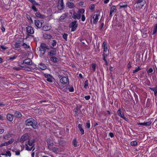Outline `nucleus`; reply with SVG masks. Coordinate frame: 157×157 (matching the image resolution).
Segmentation results:
<instances>
[{
	"instance_id": "1",
	"label": "nucleus",
	"mask_w": 157,
	"mask_h": 157,
	"mask_svg": "<svg viewBox=\"0 0 157 157\" xmlns=\"http://www.w3.org/2000/svg\"><path fill=\"white\" fill-rule=\"evenodd\" d=\"M145 3V0H137L134 5L135 9L136 11H139L142 9Z\"/></svg>"
},
{
	"instance_id": "2",
	"label": "nucleus",
	"mask_w": 157,
	"mask_h": 157,
	"mask_svg": "<svg viewBox=\"0 0 157 157\" xmlns=\"http://www.w3.org/2000/svg\"><path fill=\"white\" fill-rule=\"evenodd\" d=\"M26 126H31L33 128L36 129L38 127L36 122L33 118L27 119L25 122Z\"/></svg>"
},
{
	"instance_id": "3",
	"label": "nucleus",
	"mask_w": 157,
	"mask_h": 157,
	"mask_svg": "<svg viewBox=\"0 0 157 157\" xmlns=\"http://www.w3.org/2000/svg\"><path fill=\"white\" fill-rule=\"evenodd\" d=\"M100 15L99 14H94L92 16V18L90 20L91 23L96 24L98 22L99 18Z\"/></svg>"
},
{
	"instance_id": "4",
	"label": "nucleus",
	"mask_w": 157,
	"mask_h": 157,
	"mask_svg": "<svg viewBox=\"0 0 157 157\" xmlns=\"http://www.w3.org/2000/svg\"><path fill=\"white\" fill-rule=\"evenodd\" d=\"M107 43L106 42L104 41L103 42L102 47L104 49L103 55H105L106 56L108 54V50L107 47Z\"/></svg>"
},
{
	"instance_id": "5",
	"label": "nucleus",
	"mask_w": 157,
	"mask_h": 157,
	"mask_svg": "<svg viewBox=\"0 0 157 157\" xmlns=\"http://www.w3.org/2000/svg\"><path fill=\"white\" fill-rule=\"evenodd\" d=\"M76 23V21H73L70 25V27L71 28V31H74L76 30L78 25Z\"/></svg>"
},
{
	"instance_id": "6",
	"label": "nucleus",
	"mask_w": 157,
	"mask_h": 157,
	"mask_svg": "<svg viewBox=\"0 0 157 157\" xmlns=\"http://www.w3.org/2000/svg\"><path fill=\"white\" fill-rule=\"evenodd\" d=\"M60 82L63 84L68 83L69 79L67 77H63L60 79Z\"/></svg>"
},
{
	"instance_id": "7",
	"label": "nucleus",
	"mask_w": 157,
	"mask_h": 157,
	"mask_svg": "<svg viewBox=\"0 0 157 157\" xmlns=\"http://www.w3.org/2000/svg\"><path fill=\"white\" fill-rule=\"evenodd\" d=\"M44 75L46 78V80L50 82H52L53 80V77L50 75L47 74H44Z\"/></svg>"
},
{
	"instance_id": "8",
	"label": "nucleus",
	"mask_w": 157,
	"mask_h": 157,
	"mask_svg": "<svg viewBox=\"0 0 157 157\" xmlns=\"http://www.w3.org/2000/svg\"><path fill=\"white\" fill-rule=\"evenodd\" d=\"M40 47L41 48L40 49V51L41 52L42 55H43L45 52V48H47V46L45 44L41 43L40 44Z\"/></svg>"
},
{
	"instance_id": "9",
	"label": "nucleus",
	"mask_w": 157,
	"mask_h": 157,
	"mask_svg": "<svg viewBox=\"0 0 157 157\" xmlns=\"http://www.w3.org/2000/svg\"><path fill=\"white\" fill-rule=\"evenodd\" d=\"M52 148H49V149L50 150L52 151L56 154L59 153L60 152V151L59 149L55 147H53V146L52 147Z\"/></svg>"
},
{
	"instance_id": "10",
	"label": "nucleus",
	"mask_w": 157,
	"mask_h": 157,
	"mask_svg": "<svg viewBox=\"0 0 157 157\" xmlns=\"http://www.w3.org/2000/svg\"><path fill=\"white\" fill-rule=\"evenodd\" d=\"M28 135L27 134H23L21 137L20 141L21 142L23 143L26 141L28 138Z\"/></svg>"
},
{
	"instance_id": "11",
	"label": "nucleus",
	"mask_w": 157,
	"mask_h": 157,
	"mask_svg": "<svg viewBox=\"0 0 157 157\" xmlns=\"http://www.w3.org/2000/svg\"><path fill=\"white\" fill-rule=\"evenodd\" d=\"M64 7L63 0H59L58 5V8L59 9L63 10Z\"/></svg>"
},
{
	"instance_id": "12",
	"label": "nucleus",
	"mask_w": 157,
	"mask_h": 157,
	"mask_svg": "<svg viewBox=\"0 0 157 157\" xmlns=\"http://www.w3.org/2000/svg\"><path fill=\"white\" fill-rule=\"evenodd\" d=\"M26 32L27 33L33 34L34 31L33 28L31 26H28L26 27Z\"/></svg>"
},
{
	"instance_id": "13",
	"label": "nucleus",
	"mask_w": 157,
	"mask_h": 157,
	"mask_svg": "<svg viewBox=\"0 0 157 157\" xmlns=\"http://www.w3.org/2000/svg\"><path fill=\"white\" fill-rule=\"evenodd\" d=\"M117 113L122 118L124 119V120H125L126 121H128V119L125 117L124 116V115L123 113H122V112H121V109H119L117 111Z\"/></svg>"
},
{
	"instance_id": "14",
	"label": "nucleus",
	"mask_w": 157,
	"mask_h": 157,
	"mask_svg": "<svg viewBox=\"0 0 157 157\" xmlns=\"http://www.w3.org/2000/svg\"><path fill=\"white\" fill-rule=\"evenodd\" d=\"M151 123V121L144 123H137V124L139 125H143L145 126H149Z\"/></svg>"
},
{
	"instance_id": "15",
	"label": "nucleus",
	"mask_w": 157,
	"mask_h": 157,
	"mask_svg": "<svg viewBox=\"0 0 157 157\" xmlns=\"http://www.w3.org/2000/svg\"><path fill=\"white\" fill-rule=\"evenodd\" d=\"M24 63L28 65H31L32 63V61L30 59H25L23 61V62L22 64H23Z\"/></svg>"
},
{
	"instance_id": "16",
	"label": "nucleus",
	"mask_w": 157,
	"mask_h": 157,
	"mask_svg": "<svg viewBox=\"0 0 157 157\" xmlns=\"http://www.w3.org/2000/svg\"><path fill=\"white\" fill-rule=\"evenodd\" d=\"M85 10L81 8L79 9L77 12L78 16L80 17V19L81 18V16L82 15V14H84Z\"/></svg>"
},
{
	"instance_id": "17",
	"label": "nucleus",
	"mask_w": 157,
	"mask_h": 157,
	"mask_svg": "<svg viewBox=\"0 0 157 157\" xmlns=\"http://www.w3.org/2000/svg\"><path fill=\"white\" fill-rule=\"evenodd\" d=\"M51 29V26L49 24H47L44 26L42 27L43 30L45 31H48Z\"/></svg>"
},
{
	"instance_id": "18",
	"label": "nucleus",
	"mask_w": 157,
	"mask_h": 157,
	"mask_svg": "<svg viewBox=\"0 0 157 157\" xmlns=\"http://www.w3.org/2000/svg\"><path fill=\"white\" fill-rule=\"evenodd\" d=\"M47 142L48 144V148H52V147L53 146V144L52 141L49 139L47 140Z\"/></svg>"
},
{
	"instance_id": "19",
	"label": "nucleus",
	"mask_w": 157,
	"mask_h": 157,
	"mask_svg": "<svg viewBox=\"0 0 157 157\" xmlns=\"http://www.w3.org/2000/svg\"><path fill=\"white\" fill-rule=\"evenodd\" d=\"M13 115L10 114H8L6 115L7 119L10 121H12L13 119Z\"/></svg>"
},
{
	"instance_id": "20",
	"label": "nucleus",
	"mask_w": 157,
	"mask_h": 157,
	"mask_svg": "<svg viewBox=\"0 0 157 157\" xmlns=\"http://www.w3.org/2000/svg\"><path fill=\"white\" fill-rule=\"evenodd\" d=\"M67 6L70 8H73L75 7L74 4L70 2H68L66 3Z\"/></svg>"
},
{
	"instance_id": "21",
	"label": "nucleus",
	"mask_w": 157,
	"mask_h": 157,
	"mask_svg": "<svg viewBox=\"0 0 157 157\" xmlns=\"http://www.w3.org/2000/svg\"><path fill=\"white\" fill-rule=\"evenodd\" d=\"M72 17L74 19H77L78 20L80 19V17L78 16L77 13L75 11L73 13L72 15Z\"/></svg>"
},
{
	"instance_id": "22",
	"label": "nucleus",
	"mask_w": 157,
	"mask_h": 157,
	"mask_svg": "<svg viewBox=\"0 0 157 157\" xmlns=\"http://www.w3.org/2000/svg\"><path fill=\"white\" fill-rule=\"evenodd\" d=\"M14 116L16 117H21L22 116L21 114L19 111H16L14 113Z\"/></svg>"
},
{
	"instance_id": "23",
	"label": "nucleus",
	"mask_w": 157,
	"mask_h": 157,
	"mask_svg": "<svg viewBox=\"0 0 157 157\" xmlns=\"http://www.w3.org/2000/svg\"><path fill=\"white\" fill-rule=\"evenodd\" d=\"M12 134H10L9 133H7L3 135V138L5 140H7L8 139L10 138Z\"/></svg>"
},
{
	"instance_id": "24",
	"label": "nucleus",
	"mask_w": 157,
	"mask_h": 157,
	"mask_svg": "<svg viewBox=\"0 0 157 157\" xmlns=\"http://www.w3.org/2000/svg\"><path fill=\"white\" fill-rule=\"evenodd\" d=\"M78 127L79 130L81 132V134L83 135L84 134V130L82 128V125L79 124L78 125Z\"/></svg>"
},
{
	"instance_id": "25",
	"label": "nucleus",
	"mask_w": 157,
	"mask_h": 157,
	"mask_svg": "<svg viewBox=\"0 0 157 157\" xmlns=\"http://www.w3.org/2000/svg\"><path fill=\"white\" fill-rule=\"evenodd\" d=\"M43 37L44 38L47 39H50L52 36L50 34L45 33L43 35Z\"/></svg>"
},
{
	"instance_id": "26",
	"label": "nucleus",
	"mask_w": 157,
	"mask_h": 157,
	"mask_svg": "<svg viewBox=\"0 0 157 157\" xmlns=\"http://www.w3.org/2000/svg\"><path fill=\"white\" fill-rule=\"evenodd\" d=\"M24 67L23 66L20 65L18 67H13V69L14 70H16V71H19L22 69V68Z\"/></svg>"
},
{
	"instance_id": "27",
	"label": "nucleus",
	"mask_w": 157,
	"mask_h": 157,
	"mask_svg": "<svg viewBox=\"0 0 157 157\" xmlns=\"http://www.w3.org/2000/svg\"><path fill=\"white\" fill-rule=\"evenodd\" d=\"M141 69L140 68V67H136L135 69L133 71V73H136L137 72L141 70Z\"/></svg>"
},
{
	"instance_id": "28",
	"label": "nucleus",
	"mask_w": 157,
	"mask_h": 157,
	"mask_svg": "<svg viewBox=\"0 0 157 157\" xmlns=\"http://www.w3.org/2000/svg\"><path fill=\"white\" fill-rule=\"evenodd\" d=\"M116 10V7L115 6H113L110 8V12L111 13H113Z\"/></svg>"
},
{
	"instance_id": "29",
	"label": "nucleus",
	"mask_w": 157,
	"mask_h": 157,
	"mask_svg": "<svg viewBox=\"0 0 157 157\" xmlns=\"http://www.w3.org/2000/svg\"><path fill=\"white\" fill-rule=\"evenodd\" d=\"M35 25V26L38 28H39V21L38 20H35L34 21Z\"/></svg>"
},
{
	"instance_id": "30",
	"label": "nucleus",
	"mask_w": 157,
	"mask_h": 157,
	"mask_svg": "<svg viewBox=\"0 0 157 157\" xmlns=\"http://www.w3.org/2000/svg\"><path fill=\"white\" fill-rule=\"evenodd\" d=\"M157 31V24L155 25L154 29L153 30V32L152 33V35L155 34Z\"/></svg>"
},
{
	"instance_id": "31",
	"label": "nucleus",
	"mask_w": 157,
	"mask_h": 157,
	"mask_svg": "<svg viewBox=\"0 0 157 157\" xmlns=\"http://www.w3.org/2000/svg\"><path fill=\"white\" fill-rule=\"evenodd\" d=\"M46 68V67L44 64H40V69L42 70H44Z\"/></svg>"
},
{
	"instance_id": "32",
	"label": "nucleus",
	"mask_w": 157,
	"mask_h": 157,
	"mask_svg": "<svg viewBox=\"0 0 157 157\" xmlns=\"http://www.w3.org/2000/svg\"><path fill=\"white\" fill-rule=\"evenodd\" d=\"M130 144L132 146H136L137 144V143L136 141H132L131 142Z\"/></svg>"
},
{
	"instance_id": "33",
	"label": "nucleus",
	"mask_w": 157,
	"mask_h": 157,
	"mask_svg": "<svg viewBox=\"0 0 157 157\" xmlns=\"http://www.w3.org/2000/svg\"><path fill=\"white\" fill-rule=\"evenodd\" d=\"M22 45L23 47L24 48H30V46L29 45H28L25 43H24Z\"/></svg>"
},
{
	"instance_id": "34",
	"label": "nucleus",
	"mask_w": 157,
	"mask_h": 157,
	"mask_svg": "<svg viewBox=\"0 0 157 157\" xmlns=\"http://www.w3.org/2000/svg\"><path fill=\"white\" fill-rule=\"evenodd\" d=\"M20 43L19 42H16L14 44V46L16 48H18L20 47Z\"/></svg>"
},
{
	"instance_id": "35",
	"label": "nucleus",
	"mask_w": 157,
	"mask_h": 157,
	"mask_svg": "<svg viewBox=\"0 0 157 157\" xmlns=\"http://www.w3.org/2000/svg\"><path fill=\"white\" fill-rule=\"evenodd\" d=\"M73 144L75 147H76L77 146V144L76 139H75L73 140Z\"/></svg>"
},
{
	"instance_id": "36",
	"label": "nucleus",
	"mask_w": 157,
	"mask_h": 157,
	"mask_svg": "<svg viewBox=\"0 0 157 157\" xmlns=\"http://www.w3.org/2000/svg\"><path fill=\"white\" fill-rule=\"evenodd\" d=\"M33 147V146L29 147L28 145H26V149L27 150L30 151L32 149Z\"/></svg>"
},
{
	"instance_id": "37",
	"label": "nucleus",
	"mask_w": 157,
	"mask_h": 157,
	"mask_svg": "<svg viewBox=\"0 0 157 157\" xmlns=\"http://www.w3.org/2000/svg\"><path fill=\"white\" fill-rule=\"evenodd\" d=\"M51 61L54 63L57 62V58L55 57H52L51 58Z\"/></svg>"
},
{
	"instance_id": "38",
	"label": "nucleus",
	"mask_w": 157,
	"mask_h": 157,
	"mask_svg": "<svg viewBox=\"0 0 157 157\" xmlns=\"http://www.w3.org/2000/svg\"><path fill=\"white\" fill-rule=\"evenodd\" d=\"M86 126L87 128H89L90 127V121L88 120L87 121L86 123Z\"/></svg>"
},
{
	"instance_id": "39",
	"label": "nucleus",
	"mask_w": 157,
	"mask_h": 157,
	"mask_svg": "<svg viewBox=\"0 0 157 157\" xmlns=\"http://www.w3.org/2000/svg\"><path fill=\"white\" fill-rule=\"evenodd\" d=\"M28 144L31 147L33 146V142L32 141H31L30 140H29L28 142Z\"/></svg>"
},
{
	"instance_id": "40",
	"label": "nucleus",
	"mask_w": 157,
	"mask_h": 157,
	"mask_svg": "<svg viewBox=\"0 0 157 157\" xmlns=\"http://www.w3.org/2000/svg\"><path fill=\"white\" fill-rule=\"evenodd\" d=\"M55 53L54 52V51H51L48 53V55L50 56H53V55L55 54Z\"/></svg>"
},
{
	"instance_id": "41",
	"label": "nucleus",
	"mask_w": 157,
	"mask_h": 157,
	"mask_svg": "<svg viewBox=\"0 0 157 157\" xmlns=\"http://www.w3.org/2000/svg\"><path fill=\"white\" fill-rule=\"evenodd\" d=\"M85 85L84 86V87L85 89L87 88V87L88 86V81L86 80L84 82Z\"/></svg>"
},
{
	"instance_id": "42",
	"label": "nucleus",
	"mask_w": 157,
	"mask_h": 157,
	"mask_svg": "<svg viewBox=\"0 0 157 157\" xmlns=\"http://www.w3.org/2000/svg\"><path fill=\"white\" fill-rule=\"evenodd\" d=\"M153 71V69L151 68H150L147 71V72L148 74H150Z\"/></svg>"
},
{
	"instance_id": "43",
	"label": "nucleus",
	"mask_w": 157,
	"mask_h": 157,
	"mask_svg": "<svg viewBox=\"0 0 157 157\" xmlns=\"http://www.w3.org/2000/svg\"><path fill=\"white\" fill-rule=\"evenodd\" d=\"M31 34L27 33V35L26 36L25 38V39H27L28 38H31L32 37V36Z\"/></svg>"
},
{
	"instance_id": "44",
	"label": "nucleus",
	"mask_w": 157,
	"mask_h": 157,
	"mask_svg": "<svg viewBox=\"0 0 157 157\" xmlns=\"http://www.w3.org/2000/svg\"><path fill=\"white\" fill-rule=\"evenodd\" d=\"M89 8L90 10H91L92 11H93L94 8V6L93 4L91 5Z\"/></svg>"
},
{
	"instance_id": "45",
	"label": "nucleus",
	"mask_w": 157,
	"mask_h": 157,
	"mask_svg": "<svg viewBox=\"0 0 157 157\" xmlns=\"http://www.w3.org/2000/svg\"><path fill=\"white\" fill-rule=\"evenodd\" d=\"M63 39H65V40H67V35L66 33H64L63 35Z\"/></svg>"
},
{
	"instance_id": "46",
	"label": "nucleus",
	"mask_w": 157,
	"mask_h": 157,
	"mask_svg": "<svg viewBox=\"0 0 157 157\" xmlns=\"http://www.w3.org/2000/svg\"><path fill=\"white\" fill-rule=\"evenodd\" d=\"M0 47L2 49L4 50H6L8 48V47L3 45H1Z\"/></svg>"
},
{
	"instance_id": "47",
	"label": "nucleus",
	"mask_w": 157,
	"mask_h": 157,
	"mask_svg": "<svg viewBox=\"0 0 157 157\" xmlns=\"http://www.w3.org/2000/svg\"><path fill=\"white\" fill-rule=\"evenodd\" d=\"M6 156H8L9 157H10L11 156V153L9 151H8L6 152Z\"/></svg>"
},
{
	"instance_id": "48",
	"label": "nucleus",
	"mask_w": 157,
	"mask_h": 157,
	"mask_svg": "<svg viewBox=\"0 0 157 157\" xmlns=\"http://www.w3.org/2000/svg\"><path fill=\"white\" fill-rule=\"evenodd\" d=\"M4 4L6 5L9 2L10 0H2Z\"/></svg>"
},
{
	"instance_id": "49",
	"label": "nucleus",
	"mask_w": 157,
	"mask_h": 157,
	"mask_svg": "<svg viewBox=\"0 0 157 157\" xmlns=\"http://www.w3.org/2000/svg\"><path fill=\"white\" fill-rule=\"evenodd\" d=\"M56 40H53L52 41V45L53 47H54L56 45Z\"/></svg>"
},
{
	"instance_id": "50",
	"label": "nucleus",
	"mask_w": 157,
	"mask_h": 157,
	"mask_svg": "<svg viewBox=\"0 0 157 157\" xmlns=\"http://www.w3.org/2000/svg\"><path fill=\"white\" fill-rule=\"evenodd\" d=\"M153 91L154 92L155 95L156 96L157 94V86L155 87Z\"/></svg>"
},
{
	"instance_id": "51",
	"label": "nucleus",
	"mask_w": 157,
	"mask_h": 157,
	"mask_svg": "<svg viewBox=\"0 0 157 157\" xmlns=\"http://www.w3.org/2000/svg\"><path fill=\"white\" fill-rule=\"evenodd\" d=\"M86 18L84 14H82V16L81 20L82 21H85Z\"/></svg>"
},
{
	"instance_id": "52",
	"label": "nucleus",
	"mask_w": 157,
	"mask_h": 157,
	"mask_svg": "<svg viewBox=\"0 0 157 157\" xmlns=\"http://www.w3.org/2000/svg\"><path fill=\"white\" fill-rule=\"evenodd\" d=\"M24 70L28 71H29L31 70V68L26 67H24Z\"/></svg>"
},
{
	"instance_id": "53",
	"label": "nucleus",
	"mask_w": 157,
	"mask_h": 157,
	"mask_svg": "<svg viewBox=\"0 0 157 157\" xmlns=\"http://www.w3.org/2000/svg\"><path fill=\"white\" fill-rule=\"evenodd\" d=\"M29 2H30L32 4L34 5L36 4V2L34 0H28Z\"/></svg>"
},
{
	"instance_id": "54",
	"label": "nucleus",
	"mask_w": 157,
	"mask_h": 157,
	"mask_svg": "<svg viewBox=\"0 0 157 157\" xmlns=\"http://www.w3.org/2000/svg\"><path fill=\"white\" fill-rule=\"evenodd\" d=\"M32 9L35 11L36 12L37 11V9L35 6L33 5L32 7Z\"/></svg>"
},
{
	"instance_id": "55",
	"label": "nucleus",
	"mask_w": 157,
	"mask_h": 157,
	"mask_svg": "<svg viewBox=\"0 0 157 157\" xmlns=\"http://www.w3.org/2000/svg\"><path fill=\"white\" fill-rule=\"evenodd\" d=\"M14 141V139H13L12 138V139H10L8 141H9L10 144H12L13 143Z\"/></svg>"
},
{
	"instance_id": "56",
	"label": "nucleus",
	"mask_w": 157,
	"mask_h": 157,
	"mask_svg": "<svg viewBox=\"0 0 157 157\" xmlns=\"http://www.w3.org/2000/svg\"><path fill=\"white\" fill-rule=\"evenodd\" d=\"M96 67V66L95 64H92V67L94 71H95V70Z\"/></svg>"
},
{
	"instance_id": "57",
	"label": "nucleus",
	"mask_w": 157,
	"mask_h": 157,
	"mask_svg": "<svg viewBox=\"0 0 157 157\" xmlns=\"http://www.w3.org/2000/svg\"><path fill=\"white\" fill-rule=\"evenodd\" d=\"M8 58H9L10 60H13V59H15L16 58V57H15V56H14L13 57H8Z\"/></svg>"
},
{
	"instance_id": "58",
	"label": "nucleus",
	"mask_w": 157,
	"mask_h": 157,
	"mask_svg": "<svg viewBox=\"0 0 157 157\" xmlns=\"http://www.w3.org/2000/svg\"><path fill=\"white\" fill-rule=\"evenodd\" d=\"M69 90L70 92H73L74 91V89L73 87H71L69 88Z\"/></svg>"
},
{
	"instance_id": "59",
	"label": "nucleus",
	"mask_w": 157,
	"mask_h": 157,
	"mask_svg": "<svg viewBox=\"0 0 157 157\" xmlns=\"http://www.w3.org/2000/svg\"><path fill=\"white\" fill-rule=\"evenodd\" d=\"M84 98L85 99L87 100H89L90 98V95H87Z\"/></svg>"
},
{
	"instance_id": "60",
	"label": "nucleus",
	"mask_w": 157,
	"mask_h": 157,
	"mask_svg": "<svg viewBox=\"0 0 157 157\" xmlns=\"http://www.w3.org/2000/svg\"><path fill=\"white\" fill-rule=\"evenodd\" d=\"M127 7V5H121L120 6V8H126Z\"/></svg>"
},
{
	"instance_id": "61",
	"label": "nucleus",
	"mask_w": 157,
	"mask_h": 157,
	"mask_svg": "<svg viewBox=\"0 0 157 157\" xmlns=\"http://www.w3.org/2000/svg\"><path fill=\"white\" fill-rule=\"evenodd\" d=\"M131 67H132L131 65V64L130 62H129V63H128V64L127 67L128 69H130V68H131Z\"/></svg>"
},
{
	"instance_id": "62",
	"label": "nucleus",
	"mask_w": 157,
	"mask_h": 157,
	"mask_svg": "<svg viewBox=\"0 0 157 157\" xmlns=\"http://www.w3.org/2000/svg\"><path fill=\"white\" fill-rule=\"evenodd\" d=\"M15 154L16 155H19L20 154V152L19 151H15Z\"/></svg>"
},
{
	"instance_id": "63",
	"label": "nucleus",
	"mask_w": 157,
	"mask_h": 157,
	"mask_svg": "<svg viewBox=\"0 0 157 157\" xmlns=\"http://www.w3.org/2000/svg\"><path fill=\"white\" fill-rule=\"evenodd\" d=\"M109 136L111 137H113L114 136V135H113V134L112 133V132H110L109 133Z\"/></svg>"
},
{
	"instance_id": "64",
	"label": "nucleus",
	"mask_w": 157,
	"mask_h": 157,
	"mask_svg": "<svg viewBox=\"0 0 157 157\" xmlns=\"http://www.w3.org/2000/svg\"><path fill=\"white\" fill-rule=\"evenodd\" d=\"M4 131V130L3 129H0V134L3 133Z\"/></svg>"
}]
</instances>
